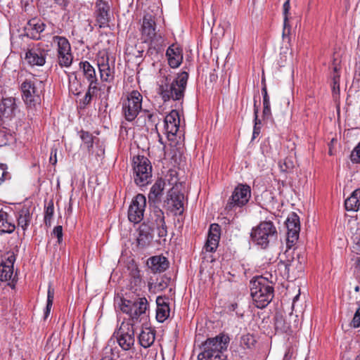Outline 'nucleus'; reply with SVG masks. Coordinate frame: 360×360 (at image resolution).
Instances as JSON below:
<instances>
[{
  "label": "nucleus",
  "instance_id": "338daca9",
  "mask_svg": "<svg viewBox=\"0 0 360 360\" xmlns=\"http://www.w3.org/2000/svg\"><path fill=\"white\" fill-rule=\"evenodd\" d=\"M300 297V293L297 294L296 296H295V297L293 298V303H295L299 298Z\"/></svg>",
  "mask_w": 360,
  "mask_h": 360
},
{
  "label": "nucleus",
  "instance_id": "20e7f679",
  "mask_svg": "<svg viewBox=\"0 0 360 360\" xmlns=\"http://www.w3.org/2000/svg\"><path fill=\"white\" fill-rule=\"evenodd\" d=\"M188 79V73L186 71L179 73L176 78L172 81L166 77L165 82H162L159 86V93L164 101L171 98L174 101L183 99Z\"/></svg>",
  "mask_w": 360,
  "mask_h": 360
},
{
  "label": "nucleus",
  "instance_id": "c03bdc74",
  "mask_svg": "<svg viewBox=\"0 0 360 360\" xmlns=\"http://www.w3.org/2000/svg\"><path fill=\"white\" fill-rule=\"evenodd\" d=\"M8 166L6 164L1 163L0 164V170L2 172L1 175L0 176V186L3 182L6 180L10 179L11 178V175L10 172L7 171Z\"/></svg>",
  "mask_w": 360,
  "mask_h": 360
},
{
  "label": "nucleus",
  "instance_id": "5701e85b",
  "mask_svg": "<svg viewBox=\"0 0 360 360\" xmlns=\"http://www.w3.org/2000/svg\"><path fill=\"white\" fill-rule=\"evenodd\" d=\"M179 114L176 110H172L165 118V128L168 134L174 136L179 130Z\"/></svg>",
  "mask_w": 360,
  "mask_h": 360
},
{
  "label": "nucleus",
  "instance_id": "8fccbe9b",
  "mask_svg": "<svg viewBox=\"0 0 360 360\" xmlns=\"http://www.w3.org/2000/svg\"><path fill=\"white\" fill-rule=\"evenodd\" d=\"M33 0H20L22 8L25 12H31L34 10V6L32 5Z\"/></svg>",
  "mask_w": 360,
  "mask_h": 360
},
{
  "label": "nucleus",
  "instance_id": "c756f323",
  "mask_svg": "<svg viewBox=\"0 0 360 360\" xmlns=\"http://www.w3.org/2000/svg\"><path fill=\"white\" fill-rule=\"evenodd\" d=\"M15 229V225L6 212L0 210V233H11Z\"/></svg>",
  "mask_w": 360,
  "mask_h": 360
},
{
  "label": "nucleus",
  "instance_id": "b1692460",
  "mask_svg": "<svg viewBox=\"0 0 360 360\" xmlns=\"http://www.w3.org/2000/svg\"><path fill=\"white\" fill-rule=\"evenodd\" d=\"M168 63L172 68H178L183 60L182 49L174 45H171L166 51Z\"/></svg>",
  "mask_w": 360,
  "mask_h": 360
},
{
  "label": "nucleus",
  "instance_id": "393cba45",
  "mask_svg": "<svg viewBox=\"0 0 360 360\" xmlns=\"http://www.w3.org/2000/svg\"><path fill=\"white\" fill-rule=\"evenodd\" d=\"M98 67L100 72L101 79L106 82H111L114 80L115 72L110 68L108 63V57H101L98 60Z\"/></svg>",
  "mask_w": 360,
  "mask_h": 360
},
{
  "label": "nucleus",
  "instance_id": "052dcab7",
  "mask_svg": "<svg viewBox=\"0 0 360 360\" xmlns=\"http://www.w3.org/2000/svg\"><path fill=\"white\" fill-rule=\"evenodd\" d=\"M353 249L357 254H360V234L356 236L354 238Z\"/></svg>",
  "mask_w": 360,
  "mask_h": 360
},
{
  "label": "nucleus",
  "instance_id": "f257e3e1",
  "mask_svg": "<svg viewBox=\"0 0 360 360\" xmlns=\"http://www.w3.org/2000/svg\"><path fill=\"white\" fill-rule=\"evenodd\" d=\"M230 338L228 335L220 333L207 338L201 345V352L198 356V360H226L224 352L227 349Z\"/></svg>",
  "mask_w": 360,
  "mask_h": 360
},
{
  "label": "nucleus",
  "instance_id": "9b49d317",
  "mask_svg": "<svg viewBox=\"0 0 360 360\" xmlns=\"http://www.w3.org/2000/svg\"><path fill=\"white\" fill-rule=\"evenodd\" d=\"M143 96L136 90L132 91L127 96V101L122 104V111L125 119L133 121L141 110Z\"/></svg>",
  "mask_w": 360,
  "mask_h": 360
},
{
  "label": "nucleus",
  "instance_id": "7ed1b4c3",
  "mask_svg": "<svg viewBox=\"0 0 360 360\" xmlns=\"http://www.w3.org/2000/svg\"><path fill=\"white\" fill-rule=\"evenodd\" d=\"M22 98L29 112L34 114L41 108V96L44 91V84L37 79H26L20 85Z\"/></svg>",
  "mask_w": 360,
  "mask_h": 360
},
{
  "label": "nucleus",
  "instance_id": "4468645a",
  "mask_svg": "<svg viewBox=\"0 0 360 360\" xmlns=\"http://www.w3.org/2000/svg\"><path fill=\"white\" fill-rule=\"evenodd\" d=\"M53 41L58 44V60L61 67H69L71 65L73 56L71 53V46L69 41L65 37L55 36Z\"/></svg>",
  "mask_w": 360,
  "mask_h": 360
},
{
  "label": "nucleus",
  "instance_id": "72a5a7b5",
  "mask_svg": "<svg viewBox=\"0 0 360 360\" xmlns=\"http://www.w3.org/2000/svg\"><path fill=\"white\" fill-rule=\"evenodd\" d=\"M130 285L131 288L134 291H137L143 283L141 276L140 275V271L136 266H132L130 269Z\"/></svg>",
  "mask_w": 360,
  "mask_h": 360
},
{
  "label": "nucleus",
  "instance_id": "ea45409f",
  "mask_svg": "<svg viewBox=\"0 0 360 360\" xmlns=\"http://www.w3.org/2000/svg\"><path fill=\"white\" fill-rule=\"evenodd\" d=\"M13 274V269L8 266L0 265V280L1 281H9Z\"/></svg>",
  "mask_w": 360,
  "mask_h": 360
},
{
  "label": "nucleus",
  "instance_id": "864d4df0",
  "mask_svg": "<svg viewBox=\"0 0 360 360\" xmlns=\"http://www.w3.org/2000/svg\"><path fill=\"white\" fill-rule=\"evenodd\" d=\"M53 234L57 238L58 244L63 241V227L62 226H56L53 229Z\"/></svg>",
  "mask_w": 360,
  "mask_h": 360
},
{
  "label": "nucleus",
  "instance_id": "79ce46f5",
  "mask_svg": "<svg viewBox=\"0 0 360 360\" xmlns=\"http://www.w3.org/2000/svg\"><path fill=\"white\" fill-rule=\"evenodd\" d=\"M258 108L256 105V102H255V104H254V115H255V124H254V128H253V133H252V139H255L256 137H257L260 133V130H261V127H260V124H261V121L258 119Z\"/></svg>",
  "mask_w": 360,
  "mask_h": 360
},
{
  "label": "nucleus",
  "instance_id": "f3484780",
  "mask_svg": "<svg viewBox=\"0 0 360 360\" xmlns=\"http://www.w3.org/2000/svg\"><path fill=\"white\" fill-rule=\"evenodd\" d=\"M153 231H156L158 236L166 241L167 236V226L165 220V214L160 208H155L153 214L150 215V224L149 225Z\"/></svg>",
  "mask_w": 360,
  "mask_h": 360
},
{
  "label": "nucleus",
  "instance_id": "bb28decb",
  "mask_svg": "<svg viewBox=\"0 0 360 360\" xmlns=\"http://www.w3.org/2000/svg\"><path fill=\"white\" fill-rule=\"evenodd\" d=\"M147 265L153 273H161L169 267V261L163 256H153L148 259Z\"/></svg>",
  "mask_w": 360,
  "mask_h": 360
},
{
  "label": "nucleus",
  "instance_id": "a211bd4d",
  "mask_svg": "<svg viewBox=\"0 0 360 360\" xmlns=\"http://www.w3.org/2000/svg\"><path fill=\"white\" fill-rule=\"evenodd\" d=\"M287 227V238L286 245L293 246L294 243L299 238V233L300 231V218L295 213H292L287 219L286 222Z\"/></svg>",
  "mask_w": 360,
  "mask_h": 360
},
{
  "label": "nucleus",
  "instance_id": "ddd939ff",
  "mask_svg": "<svg viewBox=\"0 0 360 360\" xmlns=\"http://www.w3.org/2000/svg\"><path fill=\"white\" fill-rule=\"evenodd\" d=\"M134 328L133 323H122L116 333L117 341L124 351L130 350L134 345Z\"/></svg>",
  "mask_w": 360,
  "mask_h": 360
},
{
  "label": "nucleus",
  "instance_id": "c9c22d12",
  "mask_svg": "<svg viewBox=\"0 0 360 360\" xmlns=\"http://www.w3.org/2000/svg\"><path fill=\"white\" fill-rule=\"evenodd\" d=\"M220 236L208 233L207 242L204 248L207 252H214L218 247Z\"/></svg>",
  "mask_w": 360,
  "mask_h": 360
},
{
  "label": "nucleus",
  "instance_id": "49530a36",
  "mask_svg": "<svg viewBox=\"0 0 360 360\" xmlns=\"http://www.w3.org/2000/svg\"><path fill=\"white\" fill-rule=\"evenodd\" d=\"M78 86L81 87V84L77 81V77H75L73 80L70 79L69 89L75 95H79L81 93Z\"/></svg>",
  "mask_w": 360,
  "mask_h": 360
},
{
  "label": "nucleus",
  "instance_id": "09e8293b",
  "mask_svg": "<svg viewBox=\"0 0 360 360\" xmlns=\"http://www.w3.org/2000/svg\"><path fill=\"white\" fill-rule=\"evenodd\" d=\"M332 89L333 94H338L340 91V75L335 74L332 76Z\"/></svg>",
  "mask_w": 360,
  "mask_h": 360
},
{
  "label": "nucleus",
  "instance_id": "774afa93",
  "mask_svg": "<svg viewBox=\"0 0 360 360\" xmlns=\"http://www.w3.org/2000/svg\"><path fill=\"white\" fill-rule=\"evenodd\" d=\"M335 74H338V68L336 66L333 68V75H335Z\"/></svg>",
  "mask_w": 360,
  "mask_h": 360
},
{
  "label": "nucleus",
  "instance_id": "9d476101",
  "mask_svg": "<svg viewBox=\"0 0 360 360\" xmlns=\"http://www.w3.org/2000/svg\"><path fill=\"white\" fill-rule=\"evenodd\" d=\"M251 197V188L246 184H238L233 190L226 205L228 211L245 206Z\"/></svg>",
  "mask_w": 360,
  "mask_h": 360
},
{
  "label": "nucleus",
  "instance_id": "dca6fc26",
  "mask_svg": "<svg viewBox=\"0 0 360 360\" xmlns=\"http://www.w3.org/2000/svg\"><path fill=\"white\" fill-rule=\"evenodd\" d=\"M94 16L100 28L109 27L110 20V6L108 0H96Z\"/></svg>",
  "mask_w": 360,
  "mask_h": 360
},
{
  "label": "nucleus",
  "instance_id": "473e14b6",
  "mask_svg": "<svg viewBox=\"0 0 360 360\" xmlns=\"http://www.w3.org/2000/svg\"><path fill=\"white\" fill-rule=\"evenodd\" d=\"M32 213L27 207H23L18 212V226L25 231L31 221Z\"/></svg>",
  "mask_w": 360,
  "mask_h": 360
},
{
  "label": "nucleus",
  "instance_id": "bf43d9fd",
  "mask_svg": "<svg viewBox=\"0 0 360 360\" xmlns=\"http://www.w3.org/2000/svg\"><path fill=\"white\" fill-rule=\"evenodd\" d=\"M126 51L128 54H132L136 58H141L142 56L143 50H135L132 46L127 47Z\"/></svg>",
  "mask_w": 360,
  "mask_h": 360
},
{
  "label": "nucleus",
  "instance_id": "2f4dec72",
  "mask_svg": "<svg viewBox=\"0 0 360 360\" xmlns=\"http://www.w3.org/2000/svg\"><path fill=\"white\" fill-rule=\"evenodd\" d=\"M360 206V189L354 190L345 201V207L347 211L356 212Z\"/></svg>",
  "mask_w": 360,
  "mask_h": 360
},
{
  "label": "nucleus",
  "instance_id": "a878e982",
  "mask_svg": "<svg viewBox=\"0 0 360 360\" xmlns=\"http://www.w3.org/2000/svg\"><path fill=\"white\" fill-rule=\"evenodd\" d=\"M166 297H157L156 319L160 323H163L169 316L170 309Z\"/></svg>",
  "mask_w": 360,
  "mask_h": 360
},
{
  "label": "nucleus",
  "instance_id": "603ef678",
  "mask_svg": "<svg viewBox=\"0 0 360 360\" xmlns=\"http://www.w3.org/2000/svg\"><path fill=\"white\" fill-rule=\"evenodd\" d=\"M93 96L90 94L89 92L86 93L85 96L82 99L79 101L80 108H84L87 106L91 101Z\"/></svg>",
  "mask_w": 360,
  "mask_h": 360
},
{
  "label": "nucleus",
  "instance_id": "a19ab883",
  "mask_svg": "<svg viewBox=\"0 0 360 360\" xmlns=\"http://www.w3.org/2000/svg\"><path fill=\"white\" fill-rule=\"evenodd\" d=\"M80 137L85 147L88 149L89 151H90L94 145V138L92 134L88 131H82Z\"/></svg>",
  "mask_w": 360,
  "mask_h": 360
},
{
  "label": "nucleus",
  "instance_id": "f8f14e48",
  "mask_svg": "<svg viewBox=\"0 0 360 360\" xmlns=\"http://www.w3.org/2000/svg\"><path fill=\"white\" fill-rule=\"evenodd\" d=\"M46 25L40 19L32 18L29 20L23 27L24 33L18 35V38L13 39L11 41L14 46L18 43V40H23L25 37L30 38L32 40L41 39V34L44 31Z\"/></svg>",
  "mask_w": 360,
  "mask_h": 360
},
{
  "label": "nucleus",
  "instance_id": "a18cd8bd",
  "mask_svg": "<svg viewBox=\"0 0 360 360\" xmlns=\"http://www.w3.org/2000/svg\"><path fill=\"white\" fill-rule=\"evenodd\" d=\"M350 159L353 163L360 164V142L352 151Z\"/></svg>",
  "mask_w": 360,
  "mask_h": 360
},
{
  "label": "nucleus",
  "instance_id": "3c124183",
  "mask_svg": "<svg viewBox=\"0 0 360 360\" xmlns=\"http://www.w3.org/2000/svg\"><path fill=\"white\" fill-rule=\"evenodd\" d=\"M290 8V0L285 1L283 6V14L284 16V27L287 26V21L288 20V14Z\"/></svg>",
  "mask_w": 360,
  "mask_h": 360
},
{
  "label": "nucleus",
  "instance_id": "2eb2a0df",
  "mask_svg": "<svg viewBox=\"0 0 360 360\" xmlns=\"http://www.w3.org/2000/svg\"><path fill=\"white\" fill-rule=\"evenodd\" d=\"M146 206V197L142 194L136 195L133 198L128 210L129 220L134 224L141 222L143 219Z\"/></svg>",
  "mask_w": 360,
  "mask_h": 360
},
{
  "label": "nucleus",
  "instance_id": "37998d69",
  "mask_svg": "<svg viewBox=\"0 0 360 360\" xmlns=\"http://www.w3.org/2000/svg\"><path fill=\"white\" fill-rule=\"evenodd\" d=\"M279 167L282 172H288L294 167L293 162L290 158H285L283 162H279Z\"/></svg>",
  "mask_w": 360,
  "mask_h": 360
},
{
  "label": "nucleus",
  "instance_id": "0eeeda50",
  "mask_svg": "<svg viewBox=\"0 0 360 360\" xmlns=\"http://www.w3.org/2000/svg\"><path fill=\"white\" fill-rule=\"evenodd\" d=\"M277 230L274 223L271 221H261L251 231V238L254 243L266 248L270 242L277 238Z\"/></svg>",
  "mask_w": 360,
  "mask_h": 360
},
{
  "label": "nucleus",
  "instance_id": "e433bc0d",
  "mask_svg": "<svg viewBox=\"0 0 360 360\" xmlns=\"http://www.w3.org/2000/svg\"><path fill=\"white\" fill-rule=\"evenodd\" d=\"M54 213L53 200H50L44 207V224L47 227L51 226V220Z\"/></svg>",
  "mask_w": 360,
  "mask_h": 360
},
{
  "label": "nucleus",
  "instance_id": "de8ad7c7",
  "mask_svg": "<svg viewBox=\"0 0 360 360\" xmlns=\"http://www.w3.org/2000/svg\"><path fill=\"white\" fill-rule=\"evenodd\" d=\"M358 306L354 313L353 319L352 321L354 328H359L360 326V300L356 302Z\"/></svg>",
  "mask_w": 360,
  "mask_h": 360
},
{
  "label": "nucleus",
  "instance_id": "6e6552de",
  "mask_svg": "<svg viewBox=\"0 0 360 360\" xmlns=\"http://www.w3.org/2000/svg\"><path fill=\"white\" fill-rule=\"evenodd\" d=\"M133 175L135 184L139 186L148 184L152 178V165L150 160L145 156L133 158Z\"/></svg>",
  "mask_w": 360,
  "mask_h": 360
},
{
  "label": "nucleus",
  "instance_id": "13d9d810",
  "mask_svg": "<svg viewBox=\"0 0 360 360\" xmlns=\"http://www.w3.org/2000/svg\"><path fill=\"white\" fill-rule=\"evenodd\" d=\"M263 117L264 119H269L271 117L270 103L263 104Z\"/></svg>",
  "mask_w": 360,
  "mask_h": 360
},
{
  "label": "nucleus",
  "instance_id": "412c9836",
  "mask_svg": "<svg viewBox=\"0 0 360 360\" xmlns=\"http://www.w3.org/2000/svg\"><path fill=\"white\" fill-rule=\"evenodd\" d=\"M257 340L254 335L249 333L243 334L239 338V347L237 350H234L236 356L243 358L246 355L247 349H252L255 348Z\"/></svg>",
  "mask_w": 360,
  "mask_h": 360
},
{
  "label": "nucleus",
  "instance_id": "7c9ffc66",
  "mask_svg": "<svg viewBox=\"0 0 360 360\" xmlns=\"http://www.w3.org/2000/svg\"><path fill=\"white\" fill-rule=\"evenodd\" d=\"M155 337V331L150 328H146L139 335V344L143 348H148L153 344Z\"/></svg>",
  "mask_w": 360,
  "mask_h": 360
},
{
  "label": "nucleus",
  "instance_id": "5fc2aeb1",
  "mask_svg": "<svg viewBox=\"0 0 360 360\" xmlns=\"http://www.w3.org/2000/svg\"><path fill=\"white\" fill-rule=\"evenodd\" d=\"M15 261V256L13 253L10 254L5 261H3L1 265L8 266L11 268L13 269V264Z\"/></svg>",
  "mask_w": 360,
  "mask_h": 360
},
{
  "label": "nucleus",
  "instance_id": "680f3d73",
  "mask_svg": "<svg viewBox=\"0 0 360 360\" xmlns=\"http://www.w3.org/2000/svg\"><path fill=\"white\" fill-rule=\"evenodd\" d=\"M57 149H51L49 162L51 165H55L57 162L56 158Z\"/></svg>",
  "mask_w": 360,
  "mask_h": 360
},
{
  "label": "nucleus",
  "instance_id": "f03ea898",
  "mask_svg": "<svg viewBox=\"0 0 360 360\" xmlns=\"http://www.w3.org/2000/svg\"><path fill=\"white\" fill-rule=\"evenodd\" d=\"M250 295L256 307H266L274 297L272 283L263 276H256L250 282Z\"/></svg>",
  "mask_w": 360,
  "mask_h": 360
},
{
  "label": "nucleus",
  "instance_id": "4c0bfd02",
  "mask_svg": "<svg viewBox=\"0 0 360 360\" xmlns=\"http://www.w3.org/2000/svg\"><path fill=\"white\" fill-rule=\"evenodd\" d=\"M54 298V289L49 285L47 292L46 307L44 311V319H47L50 314V311L53 305Z\"/></svg>",
  "mask_w": 360,
  "mask_h": 360
},
{
  "label": "nucleus",
  "instance_id": "1a4fd4ad",
  "mask_svg": "<svg viewBox=\"0 0 360 360\" xmlns=\"http://www.w3.org/2000/svg\"><path fill=\"white\" fill-rule=\"evenodd\" d=\"M121 302V311L128 314L132 321L138 320L142 314H146L148 307L146 297H137L134 300L123 298Z\"/></svg>",
  "mask_w": 360,
  "mask_h": 360
},
{
  "label": "nucleus",
  "instance_id": "cd10ccee",
  "mask_svg": "<svg viewBox=\"0 0 360 360\" xmlns=\"http://www.w3.org/2000/svg\"><path fill=\"white\" fill-rule=\"evenodd\" d=\"M18 111V106L15 103V98L8 97L3 98L0 103V112L2 116L6 118H11L15 115Z\"/></svg>",
  "mask_w": 360,
  "mask_h": 360
},
{
  "label": "nucleus",
  "instance_id": "4d7b16f0",
  "mask_svg": "<svg viewBox=\"0 0 360 360\" xmlns=\"http://www.w3.org/2000/svg\"><path fill=\"white\" fill-rule=\"evenodd\" d=\"M221 227L217 224H212L210 225L209 233L214 234L215 236H220Z\"/></svg>",
  "mask_w": 360,
  "mask_h": 360
},
{
  "label": "nucleus",
  "instance_id": "39448f33",
  "mask_svg": "<svg viewBox=\"0 0 360 360\" xmlns=\"http://www.w3.org/2000/svg\"><path fill=\"white\" fill-rule=\"evenodd\" d=\"M292 247L287 246L286 250L280 258V263L284 266L288 278L290 274L293 278L299 277L304 270V252Z\"/></svg>",
  "mask_w": 360,
  "mask_h": 360
},
{
  "label": "nucleus",
  "instance_id": "6e6d98bb",
  "mask_svg": "<svg viewBox=\"0 0 360 360\" xmlns=\"http://www.w3.org/2000/svg\"><path fill=\"white\" fill-rule=\"evenodd\" d=\"M97 79L94 81H90L89 85L88 87L87 92H89L91 95L93 96L97 93L98 91V87H97Z\"/></svg>",
  "mask_w": 360,
  "mask_h": 360
},
{
  "label": "nucleus",
  "instance_id": "6ab92c4d",
  "mask_svg": "<svg viewBox=\"0 0 360 360\" xmlns=\"http://www.w3.org/2000/svg\"><path fill=\"white\" fill-rule=\"evenodd\" d=\"M46 51L39 44L28 49L25 60L30 66H43L46 63Z\"/></svg>",
  "mask_w": 360,
  "mask_h": 360
},
{
  "label": "nucleus",
  "instance_id": "4be33fe9",
  "mask_svg": "<svg viewBox=\"0 0 360 360\" xmlns=\"http://www.w3.org/2000/svg\"><path fill=\"white\" fill-rule=\"evenodd\" d=\"M153 232L149 224H141L139 229L138 245L142 248L149 246L153 239Z\"/></svg>",
  "mask_w": 360,
  "mask_h": 360
},
{
  "label": "nucleus",
  "instance_id": "0e129e2a",
  "mask_svg": "<svg viewBox=\"0 0 360 360\" xmlns=\"http://www.w3.org/2000/svg\"><path fill=\"white\" fill-rule=\"evenodd\" d=\"M146 113V116L148 118V121L151 123L155 122V115L153 113L150 112L148 110L143 111Z\"/></svg>",
  "mask_w": 360,
  "mask_h": 360
},
{
  "label": "nucleus",
  "instance_id": "e2e57ef3",
  "mask_svg": "<svg viewBox=\"0 0 360 360\" xmlns=\"http://www.w3.org/2000/svg\"><path fill=\"white\" fill-rule=\"evenodd\" d=\"M262 94L263 96V104L270 103L269 97L267 94V89L265 85L262 89Z\"/></svg>",
  "mask_w": 360,
  "mask_h": 360
},
{
  "label": "nucleus",
  "instance_id": "c85d7f7f",
  "mask_svg": "<svg viewBox=\"0 0 360 360\" xmlns=\"http://www.w3.org/2000/svg\"><path fill=\"white\" fill-rule=\"evenodd\" d=\"M165 186V182L162 179H158L152 186L148 194L149 202H157L160 200Z\"/></svg>",
  "mask_w": 360,
  "mask_h": 360
},
{
  "label": "nucleus",
  "instance_id": "69168bd1",
  "mask_svg": "<svg viewBox=\"0 0 360 360\" xmlns=\"http://www.w3.org/2000/svg\"><path fill=\"white\" fill-rule=\"evenodd\" d=\"M53 1L62 7H66L68 4V0H53Z\"/></svg>",
  "mask_w": 360,
  "mask_h": 360
},
{
  "label": "nucleus",
  "instance_id": "f704fd0d",
  "mask_svg": "<svg viewBox=\"0 0 360 360\" xmlns=\"http://www.w3.org/2000/svg\"><path fill=\"white\" fill-rule=\"evenodd\" d=\"M79 65L88 82L97 79L95 69L89 61H82Z\"/></svg>",
  "mask_w": 360,
  "mask_h": 360
},
{
  "label": "nucleus",
  "instance_id": "aec40b11",
  "mask_svg": "<svg viewBox=\"0 0 360 360\" xmlns=\"http://www.w3.org/2000/svg\"><path fill=\"white\" fill-rule=\"evenodd\" d=\"M184 195L174 188H172L167 195V202L173 207L175 214L181 215L184 212L183 200Z\"/></svg>",
  "mask_w": 360,
  "mask_h": 360
},
{
  "label": "nucleus",
  "instance_id": "58836bf2",
  "mask_svg": "<svg viewBox=\"0 0 360 360\" xmlns=\"http://www.w3.org/2000/svg\"><path fill=\"white\" fill-rule=\"evenodd\" d=\"M275 328L281 332H287L290 329V326L285 323L282 315L276 314L275 316Z\"/></svg>",
  "mask_w": 360,
  "mask_h": 360
},
{
  "label": "nucleus",
  "instance_id": "423d86ee",
  "mask_svg": "<svg viewBox=\"0 0 360 360\" xmlns=\"http://www.w3.org/2000/svg\"><path fill=\"white\" fill-rule=\"evenodd\" d=\"M141 33L143 41L150 44L149 50L154 49L159 52L165 46L163 37L156 32V23L153 15L146 13L143 15Z\"/></svg>",
  "mask_w": 360,
  "mask_h": 360
}]
</instances>
